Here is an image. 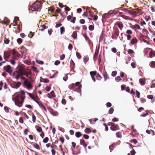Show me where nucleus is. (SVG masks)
Returning a JSON list of instances; mask_svg holds the SVG:
<instances>
[{"instance_id": "nucleus-37", "label": "nucleus", "mask_w": 155, "mask_h": 155, "mask_svg": "<svg viewBox=\"0 0 155 155\" xmlns=\"http://www.w3.org/2000/svg\"><path fill=\"white\" fill-rule=\"evenodd\" d=\"M84 62L85 64H86L88 60V58L87 57H84Z\"/></svg>"}, {"instance_id": "nucleus-52", "label": "nucleus", "mask_w": 155, "mask_h": 155, "mask_svg": "<svg viewBox=\"0 0 155 155\" xmlns=\"http://www.w3.org/2000/svg\"><path fill=\"white\" fill-rule=\"evenodd\" d=\"M36 62L39 64H42L44 63V62L41 61L40 60H36Z\"/></svg>"}, {"instance_id": "nucleus-18", "label": "nucleus", "mask_w": 155, "mask_h": 155, "mask_svg": "<svg viewBox=\"0 0 155 155\" xmlns=\"http://www.w3.org/2000/svg\"><path fill=\"white\" fill-rule=\"evenodd\" d=\"M116 25H117L118 27L121 30L123 28V24L122 22H117Z\"/></svg>"}, {"instance_id": "nucleus-7", "label": "nucleus", "mask_w": 155, "mask_h": 155, "mask_svg": "<svg viewBox=\"0 0 155 155\" xmlns=\"http://www.w3.org/2000/svg\"><path fill=\"white\" fill-rule=\"evenodd\" d=\"M4 68L6 70V71L8 73H10L12 72V71L10 70L11 69V67L10 65H8L6 66H4Z\"/></svg>"}, {"instance_id": "nucleus-53", "label": "nucleus", "mask_w": 155, "mask_h": 155, "mask_svg": "<svg viewBox=\"0 0 155 155\" xmlns=\"http://www.w3.org/2000/svg\"><path fill=\"white\" fill-rule=\"evenodd\" d=\"M116 135L117 137H120L121 135V133L119 132H118L116 133Z\"/></svg>"}, {"instance_id": "nucleus-23", "label": "nucleus", "mask_w": 155, "mask_h": 155, "mask_svg": "<svg viewBox=\"0 0 155 155\" xmlns=\"http://www.w3.org/2000/svg\"><path fill=\"white\" fill-rule=\"evenodd\" d=\"M35 128H36V130L39 133L41 132L42 130L41 128L40 127L36 126Z\"/></svg>"}, {"instance_id": "nucleus-17", "label": "nucleus", "mask_w": 155, "mask_h": 155, "mask_svg": "<svg viewBox=\"0 0 155 155\" xmlns=\"http://www.w3.org/2000/svg\"><path fill=\"white\" fill-rule=\"evenodd\" d=\"M139 82L142 85H144L145 84V80L140 78L139 79Z\"/></svg>"}, {"instance_id": "nucleus-64", "label": "nucleus", "mask_w": 155, "mask_h": 155, "mask_svg": "<svg viewBox=\"0 0 155 155\" xmlns=\"http://www.w3.org/2000/svg\"><path fill=\"white\" fill-rule=\"evenodd\" d=\"M152 12H155V7L153 6H151L150 7Z\"/></svg>"}, {"instance_id": "nucleus-55", "label": "nucleus", "mask_w": 155, "mask_h": 155, "mask_svg": "<svg viewBox=\"0 0 155 155\" xmlns=\"http://www.w3.org/2000/svg\"><path fill=\"white\" fill-rule=\"evenodd\" d=\"M32 69L35 72H37V68L36 67L33 66L32 67Z\"/></svg>"}, {"instance_id": "nucleus-61", "label": "nucleus", "mask_w": 155, "mask_h": 155, "mask_svg": "<svg viewBox=\"0 0 155 155\" xmlns=\"http://www.w3.org/2000/svg\"><path fill=\"white\" fill-rule=\"evenodd\" d=\"M25 106L26 107L29 108V109H32V106L30 104H26V105H25Z\"/></svg>"}, {"instance_id": "nucleus-57", "label": "nucleus", "mask_w": 155, "mask_h": 155, "mask_svg": "<svg viewBox=\"0 0 155 155\" xmlns=\"http://www.w3.org/2000/svg\"><path fill=\"white\" fill-rule=\"evenodd\" d=\"M147 97L148 99L152 100L153 98V96L152 95H147Z\"/></svg>"}, {"instance_id": "nucleus-13", "label": "nucleus", "mask_w": 155, "mask_h": 155, "mask_svg": "<svg viewBox=\"0 0 155 155\" xmlns=\"http://www.w3.org/2000/svg\"><path fill=\"white\" fill-rule=\"evenodd\" d=\"M118 127V125L115 124L114 123V124L112 126H111L110 128L111 130L114 131L116 130V129Z\"/></svg>"}, {"instance_id": "nucleus-26", "label": "nucleus", "mask_w": 155, "mask_h": 155, "mask_svg": "<svg viewBox=\"0 0 155 155\" xmlns=\"http://www.w3.org/2000/svg\"><path fill=\"white\" fill-rule=\"evenodd\" d=\"M97 74V72L96 71H91L90 72V74L91 75V77H94Z\"/></svg>"}, {"instance_id": "nucleus-36", "label": "nucleus", "mask_w": 155, "mask_h": 155, "mask_svg": "<svg viewBox=\"0 0 155 155\" xmlns=\"http://www.w3.org/2000/svg\"><path fill=\"white\" fill-rule=\"evenodd\" d=\"M99 53L98 51H97V49L96 50V51L94 54V59L95 60V57H97Z\"/></svg>"}, {"instance_id": "nucleus-46", "label": "nucleus", "mask_w": 155, "mask_h": 155, "mask_svg": "<svg viewBox=\"0 0 155 155\" xmlns=\"http://www.w3.org/2000/svg\"><path fill=\"white\" fill-rule=\"evenodd\" d=\"M9 108L7 107H5L4 110L6 113H8L9 112Z\"/></svg>"}, {"instance_id": "nucleus-40", "label": "nucleus", "mask_w": 155, "mask_h": 155, "mask_svg": "<svg viewBox=\"0 0 155 155\" xmlns=\"http://www.w3.org/2000/svg\"><path fill=\"white\" fill-rule=\"evenodd\" d=\"M134 28L138 29H141V28L138 25L136 24L133 27Z\"/></svg>"}, {"instance_id": "nucleus-51", "label": "nucleus", "mask_w": 155, "mask_h": 155, "mask_svg": "<svg viewBox=\"0 0 155 155\" xmlns=\"http://www.w3.org/2000/svg\"><path fill=\"white\" fill-rule=\"evenodd\" d=\"M136 94L137 95V98H139L140 97V93L137 90L136 91Z\"/></svg>"}, {"instance_id": "nucleus-11", "label": "nucleus", "mask_w": 155, "mask_h": 155, "mask_svg": "<svg viewBox=\"0 0 155 155\" xmlns=\"http://www.w3.org/2000/svg\"><path fill=\"white\" fill-rule=\"evenodd\" d=\"M40 81L41 82L48 83L49 82V80L47 78H43L42 77H40Z\"/></svg>"}, {"instance_id": "nucleus-2", "label": "nucleus", "mask_w": 155, "mask_h": 155, "mask_svg": "<svg viewBox=\"0 0 155 155\" xmlns=\"http://www.w3.org/2000/svg\"><path fill=\"white\" fill-rule=\"evenodd\" d=\"M31 8L32 11H39L41 8V4L38 1H36L33 3Z\"/></svg>"}, {"instance_id": "nucleus-33", "label": "nucleus", "mask_w": 155, "mask_h": 155, "mask_svg": "<svg viewBox=\"0 0 155 155\" xmlns=\"http://www.w3.org/2000/svg\"><path fill=\"white\" fill-rule=\"evenodd\" d=\"M84 131L85 133L88 134L91 132V130L90 128H87L84 130Z\"/></svg>"}, {"instance_id": "nucleus-54", "label": "nucleus", "mask_w": 155, "mask_h": 155, "mask_svg": "<svg viewBox=\"0 0 155 155\" xmlns=\"http://www.w3.org/2000/svg\"><path fill=\"white\" fill-rule=\"evenodd\" d=\"M50 94L51 96H52V97H54L55 96L54 94V91H51V92L50 93Z\"/></svg>"}, {"instance_id": "nucleus-59", "label": "nucleus", "mask_w": 155, "mask_h": 155, "mask_svg": "<svg viewBox=\"0 0 155 155\" xmlns=\"http://www.w3.org/2000/svg\"><path fill=\"white\" fill-rule=\"evenodd\" d=\"M68 74H67L65 75V77H64L63 78V80L65 81H66L68 79V77L67 76Z\"/></svg>"}, {"instance_id": "nucleus-43", "label": "nucleus", "mask_w": 155, "mask_h": 155, "mask_svg": "<svg viewBox=\"0 0 155 155\" xmlns=\"http://www.w3.org/2000/svg\"><path fill=\"white\" fill-rule=\"evenodd\" d=\"M17 41L18 44H20L22 42V40L21 38H18L17 39Z\"/></svg>"}, {"instance_id": "nucleus-32", "label": "nucleus", "mask_w": 155, "mask_h": 155, "mask_svg": "<svg viewBox=\"0 0 155 155\" xmlns=\"http://www.w3.org/2000/svg\"><path fill=\"white\" fill-rule=\"evenodd\" d=\"M33 146L37 150L40 149L39 146L38 144L35 143V144H33Z\"/></svg>"}, {"instance_id": "nucleus-62", "label": "nucleus", "mask_w": 155, "mask_h": 155, "mask_svg": "<svg viewBox=\"0 0 155 155\" xmlns=\"http://www.w3.org/2000/svg\"><path fill=\"white\" fill-rule=\"evenodd\" d=\"M140 101L141 103H144L146 101V99L143 98H141L140 99Z\"/></svg>"}, {"instance_id": "nucleus-45", "label": "nucleus", "mask_w": 155, "mask_h": 155, "mask_svg": "<svg viewBox=\"0 0 155 155\" xmlns=\"http://www.w3.org/2000/svg\"><path fill=\"white\" fill-rule=\"evenodd\" d=\"M76 55L77 57L79 59H80L81 58V56L80 54L78 52H76Z\"/></svg>"}, {"instance_id": "nucleus-20", "label": "nucleus", "mask_w": 155, "mask_h": 155, "mask_svg": "<svg viewBox=\"0 0 155 155\" xmlns=\"http://www.w3.org/2000/svg\"><path fill=\"white\" fill-rule=\"evenodd\" d=\"M77 33L76 31H74L72 34V37L75 39H76L77 37Z\"/></svg>"}, {"instance_id": "nucleus-19", "label": "nucleus", "mask_w": 155, "mask_h": 155, "mask_svg": "<svg viewBox=\"0 0 155 155\" xmlns=\"http://www.w3.org/2000/svg\"><path fill=\"white\" fill-rule=\"evenodd\" d=\"M82 135V134L79 131L75 133V136L78 138L80 137Z\"/></svg>"}, {"instance_id": "nucleus-47", "label": "nucleus", "mask_w": 155, "mask_h": 155, "mask_svg": "<svg viewBox=\"0 0 155 155\" xmlns=\"http://www.w3.org/2000/svg\"><path fill=\"white\" fill-rule=\"evenodd\" d=\"M68 49L70 51L73 48V46L71 44H69L68 46Z\"/></svg>"}, {"instance_id": "nucleus-5", "label": "nucleus", "mask_w": 155, "mask_h": 155, "mask_svg": "<svg viewBox=\"0 0 155 155\" xmlns=\"http://www.w3.org/2000/svg\"><path fill=\"white\" fill-rule=\"evenodd\" d=\"M18 71L19 74L22 76H23V75H22L21 74H24L25 73V71H26L25 69L24 68L22 67L18 69Z\"/></svg>"}, {"instance_id": "nucleus-21", "label": "nucleus", "mask_w": 155, "mask_h": 155, "mask_svg": "<svg viewBox=\"0 0 155 155\" xmlns=\"http://www.w3.org/2000/svg\"><path fill=\"white\" fill-rule=\"evenodd\" d=\"M80 82H76L75 83V85L76 86H78V89L79 90H80V91H81V87H82V86L81 85H80Z\"/></svg>"}, {"instance_id": "nucleus-39", "label": "nucleus", "mask_w": 155, "mask_h": 155, "mask_svg": "<svg viewBox=\"0 0 155 155\" xmlns=\"http://www.w3.org/2000/svg\"><path fill=\"white\" fill-rule=\"evenodd\" d=\"M49 139L48 137H46L44 139L43 142L45 143H46L48 142V140Z\"/></svg>"}, {"instance_id": "nucleus-16", "label": "nucleus", "mask_w": 155, "mask_h": 155, "mask_svg": "<svg viewBox=\"0 0 155 155\" xmlns=\"http://www.w3.org/2000/svg\"><path fill=\"white\" fill-rule=\"evenodd\" d=\"M13 76H15V78L17 80H18L19 78L21 77V76H22L21 75H20L19 74H15V72H14L13 73Z\"/></svg>"}, {"instance_id": "nucleus-27", "label": "nucleus", "mask_w": 155, "mask_h": 155, "mask_svg": "<svg viewBox=\"0 0 155 155\" xmlns=\"http://www.w3.org/2000/svg\"><path fill=\"white\" fill-rule=\"evenodd\" d=\"M148 114V112L147 110L145 111V113H143L140 116V117H145Z\"/></svg>"}, {"instance_id": "nucleus-49", "label": "nucleus", "mask_w": 155, "mask_h": 155, "mask_svg": "<svg viewBox=\"0 0 155 155\" xmlns=\"http://www.w3.org/2000/svg\"><path fill=\"white\" fill-rule=\"evenodd\" d=\"M131 142L132 143H133L134 144H136L137 143V140L135 139H133L132 140H130Z\"/></svg>"}, {"instance_id": "nucleus-6", "label": "nucleus", "mask_w": 155, "mask_h": 155, "mask_svg": "<svg viewBox=\"0 0 155 155\" xmlns=\"http://www.w3.org/2000/svg\"><path fill=\"white\" fill-rule=\"evenodd\" d=\"M31 70H29L28 71H26L25 73L24 74H22L21 75H25L26 76L27 78H30L29 76H31Z\"/></svg>"}, {"instance_id": "nucleus-25", "label": "nucleus", "mask_w": 155, "mask_h": 155, "mask_svg": "<svg viewBox=\"0 0 155 155\" xmlns=\"http://www.w3.org/2000/svg\"><path fill=\"white\" fill-rule=\"evenodd\" d=\"M155 56V51H150L149 54V57L150 58H152L153 57Z\"/></svg>"}, {"instance_id": "nucleus-4", "label": "nucleus", "mask_w": 155, "mask_h": 155, "mask_svg": "<svg viewBox=\"0 0 155 155\" xmlns=\"http://www.w3.org/2000/svg\"><path fill=\"white\" fill-rule=\"evenodd\" d=\"M21 84V83L20 82L18 81L16 82L15 81H13V83L12 84L11 86L13 88L17 89L20 86Z\"/></svg>"}, {"instance_id": "nucleus-14", "label": "nucleus", "mask_w": 155, "mask_h": 155, "mask_svg": "<svg viewBox=\"0 0 155 155\" xmlns=\"http://www.w3.org/2000/svg\"><path fill=\"white\" fill-rule=\"evenodd\" d=\"M83 37L85 38L86 41H87L88 44L90 45V40L87 36L86 34H84L83 35Z\"/></svg>"}, {"instance_id": "nucleus-1", "label": "nucleus", "mask_w": 155, "mask_h": 155, "mask_svg": "<svg viewBox=\"0 0 155 155\" xmlns=\"http://www.w3.org/2000/svg\"><path fill=\"white\" fill-rule=\"evenodd\" d=\"M24 99L25 98H23L20 95H18L15 98V105L19 107H21L24 102Z\"/></svg>"}, {"instance_id": "nucleus-56", "label": "nucleus", "mask_w": 155, "mask_h": 155, "mask_svg": "<svg viewBox=\"0 0 155 155\" xmlns=\"http://www.w3.org/2000/svg\"><path fill=\"white\" fill-rule=\"evenodd\" d=\"M121 17L124 18L126 19V20H128L129 19V17L127 16L124 15H122L121 16Z\"/></svg>"}, {"instance_id": "nucleus-44", "label": "nucleus", "mask_w": 155, "mask_h": 155, "mask_svg": "<svg viewBox=\"0 0 155 155\" xmlns=\"http://www.w3.org/2000/svg\"><path fill=\"white\" fill-rule=\"evenodd\" d=\"M94 29V27L93 25H90L89 26V29L90 31H93Z\"/></svg>"}, {"instance_id": "nucleus-12", "label": "nucleus", "mask_w": 155, "mask_h": 155, "mask_svg": "<svg viewBox=\"0 0 155 155\" xmlns=\"http://www.w3.org/2000/svg\"><path fill=\"white\" fill-rule=\"evenodd\" d=\"M10 56V54L9 52H4V59L5 58H8Z\"/></svg>"}, {"instance_id": "nucleus-50", "label": "nucleus", "mask_w": 155, "mask_h": 155, "mask_svg": "<svg viewBox=\"0 0 155 155\" xmlns=\"http://www.w3.org/2000/svg\"><path fill=\"white\" fill-rule=\"evenodd\" d=\"M137 12L133 11L132 12V15H133V17L135 18L137 16Z\"/></svg>"}, {"instance_id": "nucleus-31", "label": "nucleus", "mask_w": 155, "mask_h": 155, "mask_svg": "<svg viewBox=\"0 0 155 155\" xmlns=\"http://www.w3.org/2000/svg\"><path fill=\"white\" fill-rule=\"evenodd\" d=\"M41 28L40 29V30L41 31H43L45 29H46L47 28V27L46 26L44 25H41Z\"/></svg>"}, {"instance_id": "nucleus-28", "label": "nucleus", "mask_w": 155, "mask_h": 155, "mask_svg": "<svg viewBox=\"0 0 155 155\" xmlns=\"http://www.w3.org/2000/svg\"><path fill=\"white\" fill-rule=\"evenodd\" d=\"M137 41L136 38H134L131 41V43L133 45H134V44L136 43Z\"/></svg>"}, {"instance_id": "nucleus-29", "label": "nucleus", "mask_w": 155, "mask_h": 155, "mask_svg": "<svg viewBox=\"0 0 155 155\" xmlns=\"http://www.w3.org/2000/svg\"><path fill=\"white\" fill-rule=\"evenodd\" d=\"M150 66L152 68H154L155 66V61H152L150 62Z\"/></svg>"}, {"instance_id": "nucleus-15", "label": "nucleus", "mask_w": 155, "mask_h": 155, "mask_svg": "<svg viewBox=\"0 0 155 155\" xmlns=\"http://www.w3.org/2000/svg\"><path fill=\"white\" fill-rule=\"evenodd\" d=\"M11 51L12 54L14 56H18L19 57L20 54H19L17 52H16L14 49H13L11 50Z\"/></svg>"}, {"instance_id": "nucleus-34", "label": "nucleus", "mask_w": 155, "mask_h": 155, "mask_svg": "<svg viewBox=\"0 0 155 155\" xmlns=\"http://www.w3.org/2000/svg\"><path fill=\"white\" fill-rule=\"evenodd\" d=\"M65 31V28L64 27H61L60 28V32H61V34H63Z\"/></svg>"}, {"instance_id": "nucleus-30", "label": "nucleus", "mask_w": 155, "mask_h": 155, "mask_svg": "<svg viewBox=\"0 0 155 155\" xmlns=\"http://www.w3.org/2000/svg\"><path fill=\"white\" fill-rule=\"evenodd\" d=\"M48 110H49V111H50V113L52 115H54V113L53 111V110L51 108L48 107Z\"/></svg>"}, {"instance_id": "nucleus-35", "label": "nucleus", "mask_w": 155, "mask_h": 155, "mask_svg": "<svg viewBox=\"0 0 155 155\" xmlns=\"http://www.w3.org/2000/svg\"><path fill=\"white\" fill-rule=\"evenodd\" d=\"M115 80L116 82H118L119 81H121L122 79L120 76H118L115 78Z\"/></svg>"}, {"instance_id": "nucleus-63", "label": "nucleus", "mask_w": 155, "mask_h": 155, "mask_svg": "<svg viewBox=\"0 0 155 155\" xmlns=\"http://www.w3.org/2000/svg\"><path fill=\"white\" fill-rule=\"evenodd\" d=\"M60 61L58 60H57L55 61L54 64L56 65H58L60 63Z\"/></svg>"}, {"instance_id": "nucleus-58", "label": "nucleus", "mask_w": 155, "mask_h": 155, "mask_svg": "<svg viewBox=\"0 0 155 155\" xmlns=\"http://www.w3.org/2000/svg\"><path fill=\"white\" fill-rule=\"evenodd\" d=\"M32 121L34 123H35V121H36V117L34 114H33L32 115Z\"/></svg>"}, {"instance_id": "nucleus-48", "label": "nucleus", "mask_w": 155, "mask_h": 155, "mask_svg": "<svg viewBox=\"0 0 155 155\" xmlns=\"http://www.w3.org/2000/svg\"><path fill=\"white\" fill-rule=\"evenodd\" d=\"M85 20L84 19H81L79 21V22L81 24H84L85 23Z\"/></svg>"}, {"instance_id": "nucleus-41", "label": "nucleus", "mask_w": 155, "mask_h": 155, "mask_svg": "<svg viewBox=\"0 0 155 155\" xmlns=\"http://www.w3.org/2000/svg\"><path fill=\"white\" fill-rule=\"evenodd\" d=\"M117 74V71H113L112 72L111 75L113 77H115Z\"/></svg>"}, {"instance_id": "nucleus-24", "label": "nucleus", "mask_w": 155, "mask_h": 155, "mask_svg": "<svg viewBox=\"0 0 155 155\" xmlns=\"http://www.w3.org/2000/svg\"><path fill=\"white\" fill-rule=\"evenodd\" d=\"M70 64L71 66L72 69H74L75 67V64L74 63L72 60L70 61Z\"/></svg>"}, {"instance_id": "nucleus-42", "label": "nucleus", "mask_w": 155, "mask_h": 155, "mask_svg": "<svg viewBox=\"0 0 155 155\" xmlns=\"http://www.w3.org/2000/svg\"><path fill=\"white\" fill-rule=\"evenodd\" d=\"M114 111V109L113 107H111L109 110V113L110 114H112Z\"/></svg>"}, {"instance_id": "nucleus-3", "label": "nucleus", "mask_w": 155, "mask_h": 155, "mask_svg": "<svg viewBox=\"0 0 155 155\" xmlns=\"http://www.w3.org/2000/svg\"><path fill=\"white\" fill-rule=\"evenodd\" d=\"M20 77L21 79L24 80V85L26 87L27 89H30L32 88V86L31 83L29 81L28 79H26L24 77L21 76Z\"/></svg>"}, {"instance_id": "nucleus-38", "label": "nucleus", "mask_w": 155, "mask_h": 155, "mask_svg": "<svg viewBox=\"0 0 155 155\" xmlns=\"http://www.w3.org/2000/svg\"><path fill=\"white\" fill-rule=\"evenodd\" d=\"M19 20V18L18 17H15L14 18V21L15 22V24L14 25V26H15V25H17V23H16V21Z\"/></svg>"}, {"instance_id": "nucleus-10", "label": "nucleus", "mask_w": 155, "mask_h": 155, "mask_svg": "<svg viewBox=\"0 0 155 155\" xmlns=\"http://www.w3.org/2000/svg\"><path fill=\"white\" fill-rule=\"evenodd\" d=\"M28 94H29V96H30V97L32 99H33L35 102H36L37 104H38L39 106L41 107V108H43L44 106L42 104V103H40V104H39V103L37 101H36L32 97H31V95H30V94H31L30 93H28Z\"/></svg>"}, {"instance_id": "nucleus-60", "label": "nucleus", "mask_w": 155, "mask_h": 155, "mask_svg": "<svg viewBox=\"0 0 155 155\" xmlns=\"http://www.w3.org/2000/svg\"><path fill=\"white\" fill-rule=\"evenodd\" d=\"M9 42V40L8 39H6L4 40V42L6 44H8Z\"/></svg>"}, {"instance_id": "nucleus-22", "label": "nucleus", "mask_w": 155, "mask_h": 155, "mask_svg": "<svg viewBox=\"0 0 155 155\" xmlns=\"http://www.w3.org/2000/svg\"><path fill=\"white\" fill-rule=\"evenodd\" d=\"M104 77V81H106L107 79L109 78V77L107 72H105L103 74Z\"/></svg>"}, {"instance_id": "nucleus-9", "label": "nucleus", "mask_w": 155, "mask_h": 155, "mask_svg": "<svg viewBox=\"0 0 155 155\" xmlns=\"http://www.w3.org/2000/svg\"><path fill=\"white\" fill-rule=\"evenodd\" d=\"M113 14V12H112V13H110V12H108L107 13L104 14L103 16V17L104 18H109L110 17V16Z\"/></svg>"}, {"instance_id": "nucleus-8", "label": "nucleus", "mask_w": 155, "mask_h": 155, "mask_svg": "<svg viewBox=\"0 0 155 155\" xmlns=\"http://www.w3.org/2000/svg\"><path fill=\"white\" fill-rule=\"evenodd\" d=\"M80 144L82 145L84 147L85 149V150H86V148L87 146V145L86 143V142H85V141L84 140L82 139V140H80Z\"/></svg>"}]
</instances>
